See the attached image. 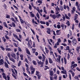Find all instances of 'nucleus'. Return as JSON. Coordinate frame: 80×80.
I'll use <instances>...</instances> for the list:
<instances>
[{
	"instance_id": "1",
	"label": "nucleus",
	"mask_w": 80,
	"mask_h": 80,
	"mask_svg": "<svg viewBox=\"0 0 80 80\" xmlns=\"http://www.w3.org/2000/svg\"><path fill=\"white\" fill-rule=\"evenodd\" d=\"M7 55L9 60L11 61H12V62L13 63H15V59L13 58L10 57V53H8Z\"/></svg>"
},
{
	"instance_id": "2",
	"label": "nucleus",
	"mask_w": 80,
	"mask_h": 80,
	"mask_svg": "<svg viewBox=\"0 0 80 80\" xmlns=\"http://www.w3.org/2000/svg\"><path fill=\"white\" fill-rule=\"evenodd\" d=\"M32 41L31 40H29L28 41V42L27 43V45H28V47L29 48H32V46H31V45H32Z\"/></svg>"
},
{
	"instance_id": "3",
	"label": "nucleus",
	"mask_w": 80,
	"mask_h": 80,
	"mask_svg": "<svg viewBox=\"0 0 80 80\" xmlns=\"http://www.w3.org/2000/svg\"><path fill=\"white\" fill-rule=\"evenodd\" d=\"M11 71L12 73V76H13V77H14V78H15V79H16L17 77H16V76H17V74H15V72H14L13 69H12Z\"/></svg>"
},
{
	"instance_id": "4",
	"label": "nucleus",
	"mask_w": 80,
	"mask_h": 80,
	"mask_svg": "<svg viewBox=\"0 0 80 80\" xmlns=\"http://www.w3.org/2000/svg\"><path fill=\"white\" fill-rule=\"evenodd\" d=\"M72 42L73 45H75L77 43V41L75 38H73L72 40Z\"/></svg>"
},
{
	"instance_id": "5",
	"label": "nucleus",
	"mask_w": 80,
	"mask_h": 80,
	"mask_svg": "<svg viewBox=\"0 0 80 80\" xmlns=\"http://www.w3.org/2000/svg\"><path fill=\"white\" fill-rule=\"evenodd\" d=\"M13 36L15 38H16L17 39H18V40L19 42H22V40L20 39V38H18V37L17 35H16V34H13Z\"/></svg>"
},
{
	"instance_id": "6",
	"label": "nucleus",
	"mask_w": 80,
	"mask_h": 80,
	"mask_svg": "<svg viewBox=\"0 0 80 80\" xmlns=\"http://www.w3.org/2000/svg\"><path fill=\"white\" fill-rule=\"evenodd\" d=\"M36 61L37 62L38 65H43L44 63L43 62H42L41 61H40L38 59H36Z\"/></svg>"
},
{
	"instance_id": "7",
	"label": "nucleus",
	"mask_w": 80,
	"mask_h": 80,
	"mask_svg": "<svg viewBox=\"0 0 80 80\" xmlns=\"http://www.w3.org/2000/svg\"><path fill=\"white\" fill-rule=\"evenodd\" d=\"M76 6L77 7V9L78 11L80 12V7H79V5H78V2H76Z\"/></svg>"
},
{
	"instance_id": "8",
	"label": "nucleus",
	"mask_w": 80,
	"mask_h": 80,
	"mask_svg": "<svg viewBox=\"0 0 80 80\" xmlns=\"http://www.w3.org/2000/svg\"><path fill=\"white\" fill-rule=\"evenodd\" d=\"M8 25L10 26L11 27H15V23L14 22H12V24H8Z\"/></svg>"
},
{
	"instance_id": "9",
	"label": "nucleus",
	"mask_w": 80,
	"mask_h": 80,
	"mask_svg": "<svg viewBox=\"0 0 80 80\" xmlns=\"http://www.w3.org/2000/svg\"><path fill=\"white\" fill-rule=\"evenodd\" d=\"M50 16L52 18H53V19H55L57 18V15L55 14L52 15V14H50Z\"/></svg>"
},
{
	"instance_id": "10",
	"label": "nucleus",
	"mask_w": 80,
	"mask_h": 80,
	"mask_svg": "<svg viewBox=\"0 0 80 80\" xmlns=\"http://www.w3.org/2000/svg\"><path fill=\"white\" fill-rule=\"evenodd\" d=\"M77 67V64H74L73 65H71V68L72 69H73L75 67Z\"/></svg>"
},
{
	"instance_id": "11",
	"label": "nucleus",
	"mask_w": 80,
	"mask_h": 80,
	"mask_svg": "<svg viewBox=\"0 0 80 80\" xmlns=\"http://www.w3.org/2000/svg\"><path fill=\"white\" fill-rule=\"evenodd\" d=\"M57 40H58V42H57L56 44L58 46L59 45V43H60V42H61V40H60V38L57 39Z\"/></svg>"
},
{
	"instance_id": "12",
	"label": "nucleus",
	"mask_w": 80,
	"mask_h": 80,
	"mask_svg": "<svg viewBox=\"0 0 80 80\" xmlns=\"http://www.w3.org/2000/svg\"><path fill=\"white\" fill-rule=\"evenodd\" d=\"M2 77L5 79L7 80V77H6V74L4 72H2Z\"/></svg>"
},
{
	"instance_id": "13",
	"label": "nucleus",
	"mask_w": 80,
	"mask_h": 80,
	"mask_svg": "<svg viewBox=\"0 0 80 80\" xmlns=\"http://www.w3.org/2000/svg\"><path fill=\"white\" fill-rule=\"evenodd\" d=\"M69 72H70L72 74V76L73 77L75 76V73L73 71H72V70H70L69 71Z\"/></svg>"
},
{
	"instance_id": "14",
	"label": "nucleus",
	"mask_w": 80,
	"mask_h": 80,
	"mask_svg": "<svg viewBox=\"0 0 80 80\" xmlns=\"http://www.w3.org/2000/svg\"><path fill=\"white\" fill-rule=\"evenodd\" d=\"M11 55L12 58H14L15 60H16V55H15V54L14 53H12Z\"/></svg>"
},
{
	"instance_id": "15",
	"label": "nucleus",
	"mask_w": 80,
	"mask_h": 80,
	"mask_svg": "<svg viewBox=\"0 0 80 80\" xmlns=\"http://www.w3.org/2000/svg\"><path fill=\"white\" fill-rule=\"evenodd\" d=\"M58 58H57V60L58 61H57V62H60V58H61V56H60V55H58Z\"/></svg>"
},
{
	"instance_id": "16",
	"label": "nucleus",
	"mask_w": 80,
	"mask_h": 80,
	"mask_svg": "<svg viewBox=\"0 0 80 80\" xmlns=\"http://www.w3.org/2000/svg\"><path fill=\"white\" fill-rule=\"evenodd\" d=\"M42 56L43 57V58L42 59V62H45V59L46 58V57H45V55H44L43 54H42Z\"/></svg>"
},
{
	"instance_id": "17",
	"label": "nucleus",
	"mask_w": 80,
	"mask_h": 80,
	"mask_svg": "<svg viewBox=\"0 0 80 80\" xmlns=\"http://www.w3.org/2000/svg\"><path fill=\"white\" fill-rule=\"evenodd\" d=\"M26 52L28 55H30V51L28 50V49L27 48H26Z\"/></svg>"
},
{
	"instance_id": "18",
	"label": "nucleus",
	"mask_w": 80,
	"mask_h": 80,
	"mask_svg": "<svg viewBox=\"0 0 80 80\" xmlns=\"http://www.w3.org/2000/svg\"><path fill=\"white\" fill-rule=\"evenodd\" d=\"M80 49V46H78L76 48V51L77 53H79V49Z\"/></svg>"
},
{
	"instance_id": "19",
	"label": "nucleus",
	"mask_w": 80,
	"mask_h": 80,
	"mask_svg": "<svg viewBox=\"0 0 80 80\" xmlns=\"http://www.w3.org/2000/svg\"><path fill=\"white\" fill-rule=\"evenodd\" d=\"M49 60V63H50V64H52L53 63V61L52 60V59L50 58H48Z\"/></svg>"
},
{
	"instance_id": "20",
	"label": "nucleus",
	"mask_w": 80,
	"mask_h": 80,
	"mask_svg": "<svg viewBox=\"0 0 80 80\" xmlns=\"http://www.w3.org/2000/svg\"><path fill=\"white\" fill-rule=\"evenodd\" d=\"M49 74L50 76H53V74H54V73H53V71H49Z\"/></svg>"
},
{
	"instance_id": "21",
	"label": "nucleus",
	"mask_w": 80,
	"mask_h": 80,
	"mask_svg": "<svg viewBox=\"0 0 80 80\" xmlns=\"http://www.w3.org/2000/svg\"><path fill=\"white\" fill-rule=\"evenodd\" d=\"M3 63H4V61L3 59H1L0 60V65H3Z\"/></svg>"
},
{
	"instance_id": "22",
	"label": "nucleus",
	"mask_w": 80,
	"mask_h": 80,
	"mask_svg": "<svg viewBox=\"0 0 80 80\" xmlns=\"http://www.w3.org/2000/svg\"><path fill=\"white\" fill-rule=\"evenodd\" d=\"M4 66L6 68H8V65L7 63V62H5V65Z\"/></svg>"
},
{
	"instance_id": "23",
	"label": "nucleus",
	"mask_w": 80,
	"mask_h": 80,
	"mask_svg": "<svg viewBox=\"0 0 80 80\" xmlns=\"http://www.w3.org/2000/svg\"><path fill=\"white\" fill-rule=\"evenodd\" d=\"M46 7H43V12H44L46 14H47V11H46Z\"/></svg>"
},
{
	"instance_id": "24",
	"label": "nucleus",
	"mask_w": 80,
	"mask_h": 80,
	"mask_svg": "<svg viewBox=\"0 0 80 80\" xmlns=\"http://www.w3.org/2000/svg\"><path fill=\"white\" fill-rule=\"evenodd\" d=\"M30 13L31 17H35V15L32 13V12H30Z\"/></svg>"
},
{
	"instance_id": "25",
	"label": "nucleus",
	"mask_w": 80,
	"mask_h": 80,
	"mask_svg": "<svg viewBox=\"0 0 80 80\" xmlns=\"http://www.w3.org/2000/svg\"><path fill=\"white\" fill-rule=\"evenodd\" d=\"M61 73L63 74H67V71L66 70H64L63 71H61Z\"/></svg>"
},
{
	"instance_id": "26",
	"label": "nucleus",
	"mask_w": 80,
	"mask_h": 80,
	"mask_svg": "<svg viewBox=\"0 0 80 80\" xmlns=\"http://www.w3.org/2000/svg\"><path fill=\"white\" fill-rule=\"evenodd\" d=\"M58 51V53L62 55V51L60 50H59V49L58 48L57 49Z\"/></svg>"
},
{
	"instance_id": "27",
	"label": "nucleus",
	"mask_w": 80,
	"mask_h": 80,
	"mask_svg": "<svg viewBox=\"0 0 80 80\" xmlns=\"http://www.w3.org/2000/svg\"><path fill=\"white\" fill-rule=\"evenodd\" d=\"M48 49H49L50 51H51L52 50V48L49 45H48Z\"/></svg>"
},
{
	"instance_id": "28",
	"label": "nucleus",
	"mask_w": 80,
	"mask_h": 80,
	"mask_svg": "<svg viewBox=\"0 0 80 80\" xmlns=\"http://www.w3.org/2000/svg\"><path fill=\"white\" fill-rule=\"evenodd\" d=\"M45 52L46 53H48V52H49V50H48V48H47L45 47Z\"/></svg>"
},
{
	"instance_id": "29",
	"label": "nucleus",
	"mask_w": 80,
	"mask_h": 80,
	"mask_svg": "<svg viewBox=\"0 0 80 80\" xmlns=\"http://www.w3.org/2000/svg\"><path fill=\"white\" fill-rule=\"evenodd\" d=\"M64 64L65 65H67V59H66V58H64Z\"/></svg>"
},
{
	"instance_id": "30",
	"label": "nucleus",
	"mask_w": 80,
	"mask_h": 80,
	"mask_svg": "<svg viewBox=\"0 0 80 80\" xmlns=\"http://www.w3.org/2000/svg\"><path fill=\"white\" fill-rule=\"evenodd\" d=\"M65 17H66V18H67V19H68V20H70V18H69V17H68L67 14H65Z\"/></svg>"
},
{
	"instance_id": "31",
	"label": "nucleus",
	"mask_w": 80,
	"mask_h": 80,
	"mask_svg": "<svg viewBox=\"0 0 80 80\" xmlns=\"http://www.w3.org/2000/svg\"><path fill=\"white\" fill-rule=\"evenodd\" d=\"M39 13H42L43 12V10L42 9H39L38 11Z\"/></svg>"
},
{
	"instance_id": "32",
	"label": "nucleus",
	"mask_w": 80,
	"mask_h": 80,
	"mask_svg": "<svg viewBox=\"0 0 80 80\" xmlns=\"http://www.w3.org/2000/svg\"><path fill=\"white\" fill-rule=\"evenodd\" d=\"M60 30H57L56 31V34L57 35H60V33H59V32H60Z\"/></svg>"
},
{
	"instance_id": "33",
	"label": "nucleus",
	"mask_w": 80,
	"mask_h": 80,
	"mask_svg": "<svg viewBox=\"0 0 80 80\" xmlns=\"http://www.w3.org/2000/svg\"><path fill=\"white\" fill-rule=\"evenodd\" d=\"M30 69L31 70H33L34 69L35 70V68L33 67V66H31L30 67Z\"/></svg>"
},
{
	"instance_id": "34",
	"label": "nucleus",
	"mask_w": 80,
	"mask_h": 80,
	"mask_svg": "<svg viewBox=\"0 0 80 80\" xmlns=\"http://www.w3.org/2000/svg\"><path fill=\"white\" fill-rule=\"evenodd\" d=\"M23 74L25 77H26L27 78H28V75H27V74L25 73V72H23Z\"/></svg>"
},
{
	"instance_id": "35",
	"label": "nucleus",
	"mask_w": 80,
	"mask_h": 80,
	"mask_svg": "<svg viewBox=\"0 0 80 80\" xmlns=\"http://www.w3.org/2000/svg\"><path fill=\"white\" fill-rule=\"evenodd\" d=\"M3 24L4 26H5V27H6L7 28H8V26H7V24L6 23L3 22Z\"/></svg>"
},
{
	"instance_id": "36",
	"label": "nucleus",
	"mask_w": 80,
	"mask_h": 80,
	"mask_svg": "<svg viewBox=\"0 0 80 80\" xmlns=\"http://www.w3.org/2000/svg\"><path fill=\"white\" fill-rule=\"evenodd\" d=\"M45 65H48V59H46V60L45 61Z\"/></svg>"
},
{
	"instance_id": "37",
	"label": "nucleus",
	"mask_w": 80,
	"mask_h": 80,
	"mask_svg": "<svg viewBox=\"0 0 80 80\" xmlns=\"http://www.w3.org/2000/svg\"><path fill=\"white\" fill-rule=\"evenodd\" d=\"M66 50H68V51L70 50V47L69 46H68L66 47Z\"/></svg>"
},
{
	"instance_id": "38",
	"label": "nucleus",
	"mask_w": 80,
	"mask_h": 80,
	"mask_svg": "<svg viewBox=\"0 0 80 80\" xmlns=\"http://www.w3.org/2000/svg\"><path fill=\"white\" fill-rule=\"evenodd\" d=\"M77 17H78V15L77 14H75V15L74 16V20H76L77 18Z\"/></svg>"
},
{
	"instance_id": "39",
	"label": "nucleus",
	"mask_w": 80,
	"mask_h": 80,
	"mask_svg": "<svg viewBox=\"0 0 80 80\" xmlns=\"http://www.w3.org/2000/svg\"><path fill=\"white\" fill-rule=\"evenodd\" d=\"M56 11H60V8H58V6H56V8H55Z\"/></svg>"
},
{
	"instance_id": "40",
	"label": "nucleus",
	"mask_w": 80,
	"mask_h": 80,
	"mask_svg": "<svg viewBox=\"0 0 80 80\" xmlns=\"http://www.w3.org/2000/svg\"><path fill=\"white\" fill-rule=\"evenodd\" d=\"M21 64H22V62L21 61H19V63L18 64V67H20V65H21Z\"/></svg>"
},
{
	"instance_id": "41",
	"label": "nucleus",
	"mask_w": 80,
	"mask_h": 80,
	"mask_svg": "<svg viewBox=\"0 0 80 80\" xmlns=\"http://www.w3.org/2000/svg\"><path fill=\"white\" fill-rule=\"evenodd\" d=\"M38 3L41 4V3H42V0H38Z\"/></svg>"
},
{
	"instance_id": "42",
	"label": "nucleus",
	"mask_w": 80,
	"mask_h": 80,
	"mask_svg": "<svg viewBox=\"0 0 80 80\" xmlns=\"http://www.w3.org/2000/svg\"><path fill=\"white\" fill-rule=\"evenodd\" d=\"M6 51H12V49L10 48H6Z\"/></svg>"
},
{
	"instance_id": "43",
	"label": "nucleus",
	"mask_w": 80,
	"mask_h": 80,
	"mask_svg": "<svg viewBox=\"0 0 80 80\" xmlns=\"http://www.w3.org/2000/svg\"><path fill=\"white\" fill-rule=\"evenodd\" d=\"M2 40L4 42V43H5L6 42V39H5V37H3V38H2Z\"/></svg>"
},
{
	"instance_id": "44",
	"label": "nucleus",
	"mask_w": 80,
	"mask_h": 80,
	"mask_svg": "<svg viewBox=\"0 0 80 80\" xmlns=\"http://www.w3.org/2000/svg\"><path fill=\"white\" fill-rule=\"evenodd\" d=\"M16 31L17 32H21V30L20 29H17L16 30Z\"/></svg>"
},
{
	"instance_id": "45",
	"label": "nucleus",
	"mask_w": 80,
	"mask_h": 80,
	"mask_svg": "<svg viewBox=\"0 0 80 80\" xmlns=\"http://www.w3.org/2000/svg\"><path fill=\"white\" fill-rule=\"evenodd\" d=\"M14 71H15V74H16V76H17V74H18V72H17V70H16L15 69V68H14Z\"/></svg>"
},
{
	"instance_id": "46",
	"label": "nucleus",
	"mask_w": 80,
	"mask_h": 80,
	"mask_svg": "<svg viewBox=\"0 0 80 80\" xmlns=\"http://www.w3.org/2000/svg\"><path fill=\"white\" fill-rule=\"evenodd\" d=\"M30 30L32 32V33H33V35H35V32L34 31V30H33V29H32L31 28H30Z\"/></svg>"
},
{
	"instance_id": "47",
	"label": "nucleus",
	"mask_w": 80,
	"mask_h": 80,
	"mask_svg": "<svg viewBox=\"0 0 80 80\" xmlns=\"http://www.w3.org/2000/svg\"><path fill=\"white\" fill-rule=\"evenodd\" d=\"M36 16L38 18V19H40V16L39 15V14H38V13H37L36 14Z\"/></svg>"
},
{
	"instance_id": "48",
	"label": "nucleus",
	"mask_w": 80,
	"mask_h": 80,
	"mask_svg": "<svg viewBox=\"0 0 80 80\" xmlns=\"http://www.w3.org/2000/svg\"><path fill=\"white\" fill-rule=\"evenodd\" d=\"M20 21L22 24H23L24 23V21L22 19H20Z\"/></svg>"
},
{
	"instance_id": "49",
	"label": "nucleus",
	"mask_w": 80,
	"mask_h": 80,
	"mask_svg": "<svg viewBox=\"0 0 80 80\" xmlns=\"http://www.w3.org/2000/svg\"><path fill=\"white\" fill-rule=\"evenodd\" d=\"M32 50L33 52V53H34L35 52V51H36V49H35V48H33L32 49Z\"/></svg>"
},
{
	"instance_id": "50",
	"label": "nucleus",
	"mask_w": 80,
	"mask_h": 80,
	"mask_svg": "<svg viewBox=\"0 0 80 80\" xmlns=\"http://www.w3.org/2000/svg\"><path fill=\"white\" fill-rule=\"evenodd\" d=\"M63 78H66L67 77V74H66V75H63Z\"/></svg>"
},
{
	"instance_id": "51",
	"label": "nucleus",
	"mask_w": 80,
	"mask_h": 80,
	"mask_svg": "<svg viewBox=\"0 0 80 80\" xmlns=\"http://www.w3.org/2000/svg\"><path fill=\"white\" fill-rule=\"evenodd\" d=\"M60 10H61V11H63V8L62 6L60 7Z\"/></svg>"
},
{
	"instance_id": "52",
	"label": "nucleus",
	"mask_w": 80,
	"mask_h": 80,
	"mask_svg": "<svg viewBox=\"0 0 80 80\" xmlns=\"http://www.w3.org/2000/svg\"><path fill=\"white\" fill-rule=\"evenodd\" d=\"M60 16H61V15L60 14H59L57 15H56L57 18H59V17H60Z\"/></svg>"
},
{
	"instance_id": "53",
	"label": "nucleus",
	"mask_w": 80,
	"mask_h": 80,
	"mask_svg": "<svg viewBox=\"0 0 80 80\" xmlns=\"http://www.w3.org/2000/svg\"><path fill=\"white\" fill-rule=\"evenodd\" d=\"M36 75H38L39 74H40V72H39V71H36Z\"/></svg>"
},
{
	"instance_id": "54",
	"label": "nucleus",
	"mask_w": 80,
	"mask_h": 80,
	"mask_svg": "<svg viewBox=\"0 0 80 80\" xmlns=\"http://www.w3.org/2000/svg\"><path fill=\"white\" fill-rule=\"evenodd\" d=\"M35 69H34L32 71H31V75H33V73H34L35 72Z\"/></svg>"
},
{
	"instance_id": "55",
	"label": "nucleus",
	"mask_w": 80,
	"mask_h": 80,
	"mask_svg": "<svg viewBox=\"0 0 80 80\" xmlns=\"http://www.w3.org/2000/svg\"><path fill=\"white\" fill-rule=\"evenodd\" d=\"M32 63L34 64V65H37L36 61H35L33 60L32 61Z\"/></svg>"
},
{
	"instance_id": "56",
	"label": "nucleus",
	"mask_w": 80,
	"mask_h": 80,
	"mask_svg": "<svg viewBox=\"0 0 80 80\" xmlns=\"http://www.w3.org/2000/svg\"><path fill=\"white\" fill-rule=\"evenodd\" d=\"M25 62H26V63H28V59H27V58H25Z\"/></svg>"
},
{
	"instance_id": "57",
	"label": "nucleus",
	"mask_w": 80,
	"mask_h": 80,
	"mask_svg": "<svg viewBox=\"0 0 80 80\" xmlns=\"http://www.w3.org/2000/svg\"><path fill=\"white\" fill-rule=\"evenodd\" d=\"M70 54H68L67 58L68 60H69V59H70Z\"/></svg>"
},
{
	"instance_id": "58",
	"label": "nucleus",
	"mask_w": 80,
	"mask_h": 80,
	"mask_svg": "<svg viewBox=\"0 0 80 80\" xmlns=\"http://www.w3.org/2000/svg\"><path fill=\"white\" fill-rule=\"evenodd\" d=\"M61 27L63 30L64 29V25L63 24H62L61 25Z\"/></svg>"
},
{
	"instance_id": "59",
	"label": "nucleus",
	"mask_w": 80,
	"mask_h": 80,
	"mask_svg": "<svg viewBox=\"0 0 80 80\" xmlns=\"http://www.w3.org/2000/svg\"><path fill=\"white\" fill-rule=\"evenodd\" d=\"M16 60L17 61H18L19 60V56H17L16 58Z\"/></svg>"
},
{
	"instance_id": "60",
	"label": "nucleus",
	"mask_w": 80,
	"mask_h": 80,
	"mask_svg": "<svg viewBox=\"0 0 80 80\" xmlns=\"http://www.w3.org/2000/svg\"><path fill=\"white\" fill-rule=\"evenodd\" d=\"M18 50L19 52H21L22 51V49H21V48L20 47L18 48Z\"/></svg>"
},
{
	"instance_id": "61",
	"label": "nucleus",
	"mask_w": 80,
	"mask_h": 80,
	"mask_svg": "<svg viewBox=\"0 0 80 80\" xmlns=\"http://www.w3.org/2000/svg\"><path fill=\"white\" fill-rule=\"evenodd\" d=\"M60 3L61 5H63V2L62 1V0L60 1Z\"/></svg>"
},
{
	"instance_id": "62",
	"label": "nucleus",
	"mask_w": 80,
	"mask_h": 80,
	"mask_svg": "<svg viewBox=\"0 0 80 80\" xmlns=\"http://www.w3.org/2000/svg\"><path fill=\"white\" fill-rule=\"evenodd\" d=\"M40 23L41 24H45V22L43 21H41Z\"/></svg>"
},
{
	"instance_id": "63",
	"label": "nucleus",
	"mask_w": 80,
	"mask_h": 80,
	"mask_svg": "<svg viewBox=\"0 0 80 80\" xmlns=\"http://www.w3.org/2000/svg\"><path fill=\"white\" fill-rule=\"evenodd\" d=\"M56 68H55L53 69V71L54 72V73H56Z\"/></svg>"
},
{
	"instance_id": "64",
	"label": "nucleus",
	"mask_w": 80,
	"mask_h": 80,
	"mask_svg": "<svg viewBox=\"0 0 80 80\" xmlns=\"http://www.w3.org/2000/svg\"><path fill=\"white\" fill-rule=\"evenodd\" d=\"M57 27L58 28H61V27L60 26V25H59V24H58L57 25Z\"/></svg>"
}]
</instances>
